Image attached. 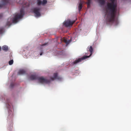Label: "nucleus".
<instances>
[{"label": "nucleus", "instance_id": "9d476101", "mask_svg": "<svg viewBox=\"0 0 131 131\" xmlns=\"http://www.w3.org/2000/svg\"><path fill=\"white\" fill-rule=\"evenodd\" d=\"M11 18H9L8 19V21L6 24V26H9L11 25L12 24L11 22Z\"/></svg>", "mask_w": 131, "mask_h": 131}, {"label": "nucleus", "instance_id": "39448f33", "mask_svg": "<svg viewBox=\"0 0 131 131\" xmlns=\"http://www.w3.org/2000/svg\"><path fill=\"white\" fill-rule=\"evenodd\" d=\"M90 56H84L80 58H78V59L75 60L73 62V64H77L78 63L81 62L82 60L85 59L89 57Z\"/></svg>", "mask_w": 131, "mask_h": 131}, {"label": "nucleus", "instance_id": "b1692460", "mask_svg": "<svg viewBox=\"0 0 131 131\" xmlns=\"http://www.w3.org/2000/svg\"><path fill=\"white\" fill-rule=\"evenodd\" d=\"M42 54V52H41L40 53V56Z\"/></svg>", "mask_w": 131, "mask_h": 131}, {"label": "nucleus", "instance_id": "f8f14e48", "mask_svg": "<svg viewBox=\"0 0 131 131\" xmlns=\"http://www.w3.org/2000/svg\"><path fill=\"white\" fill-rule=\"evenodd\" d=\"M63 41L65 43H66L67 44H69L70 42H71V41L70 40H67L66 39L64 38L63 39Z\"/></svg>", "mask_w": 131, "mask_h": 131}, {"label": "nucleus", "instance_id": "f3484780", "mask_svg": "<svg viewBox=\"0 0 131 131\" xmlns=\"http://www.w3.org/2000/svg\"><path fill=\"white\" fill-rule=\"evenodd\" d=\"M47 0H43L42 1V5H44L47 3Z\"/></svg>", "mask_w": 131, "mask_h": 131}, {"label": "nucleus", "instance_id": "f257e3e1", "mask_svg": "<svg viewBox=\"0 0 131 131\" xmlns=\"http://www.w3.org/2000/svg\"><path fill=\"white\" fill-rule=\"evenodd\" d=\"M111 2L107 4L106 8V12L107 13L108 10L110 12L107 14L106 18L107 23L109 24H114L115 25L118 23L117 18H115L117 11V5L114 3L115 0H110Z\"/></svg>", "mask_w": 131, "mask_h": 131}, {"label": "nucleus", "instance_id": "1a4fd4ad", "mask_svg": "<svg viewBox=\"0 0 131 131\" xmlns=\"http://www.w3.org/2000/svg\"><path fill=\"white\" fill-rule=\"evenodd\" d=\"M25 71L24 70H19L18 72V75H21L25 74Z\"/></svg>", "mask_w": 131, "mask_h": 131}, {"label": "nucleus", "instance_id": "7ed1b4c3", "mask_svg": "<svg viewBox=\"0 0 131 131\" xmlns=\"http://www.w3.org/2000/svg\"><path fill=\"white\" fill-rule=\"evenodd\" d=\"M30 78L31 80H38L40 82L42 83H49L50 81V80L44 78L43 77H38L36 75H31Z\"/></svg>", "mask_w": 131, "mask_h": 131}, {"label": "nucleus", "instance_id": "ddd939ff", "mask_svg": "<svg viewBox=\"0 0 131 131\" xmlns=\"http://www.w3.org/2000/svg\"><path fill=\"white\" fill-rule=\"evenodd\" d=\"M99 2L100 3L101 5H104L105 3L104 0H99Z\"/></svg>", "mask_w": 131, "mask_h": 131}, {"label": "nucleus", "instance_id": "a211bd4d", "mask_svg": "<svg viewBox=\"0 0 131 131\" xmlns=\"http://www.w3.org/2000/svg\"><path fill=\"white\" fill-rule=\"evenodd\" d=\"M38 4L39 5H42V1L40 0H39L38 1Z\"/></svg>", "mask_w": 131, "mask_h": 131}, {"label": "nucleus", "instance_id": "20e7f679", "mask_svg": "<svg viewBox=\"0 0 131 131\" xmlns=\"http://www.w3.org/2000/svg\"><path fill=\"white\" fill-rule=\"evenodd\" d=\"M75 22V21H71L69 20H68L65 21L64 23V26L67 27H68L72 26V24Z\"/></svg>", "mask_w": 131, "mask_h": 131}, {"label": "nucleus", "instance_id": "f03ea898", "mask_svg": "<svg viewBox=\"0 0 131 131\" xmlns=\"http://www.w3.org/2000/svg\"><path fill=\"white\" fill-rule=\"evenodd\" d=\"M29 5L23 6L22 8L21 9L20 13L16 14L14 18L12 20V22L13 23H17L19 19L21 18L24 15V11L23 8H26L27 7H28Z\"/></svg>", "mask_w": 131, "mask_h": 131}, {"label": "nucleus", "instance_id": "5701e85b", "mask_svg": "<svg viewBox=\"0 0 131 131\" xmlns=\"http://www.w3.org/2000/svg\"><path fill=\"white\" fill-rule=\"evenodd\" d=\"M3 17V15L2 14H0V19L1 18Z\"/></svg>", "mask_w": 131, "mask_h": 131}, {"label": "nucleus", "instance_id": "393cba45", "mask_svg": "<svg viewBox=\"0 0 131 131\" xmlns=\"http://www.w3.org/2000/svg\"><path fill=\"white\" fill-rule=\"evenodd\" d=\"M1 47H0V50H1Z\"/></svg>", "mask_w": 131, "mask_h": 131}, {"label": "nucleus", "instance_id": "2eb2a0df", "mask_svg": "<svg viewBox=\"0 0 131 131\" xmlns=\"http://www.w3.org/2000/svg\"><path fill=\"white\" fill-rule=\"evenodd\" d=\"M89 50L90 52H91V54L90 55V56H91L92 54V52L93 50V49L92 46H90Z\"/></svg>", "mask_w": 131, "mask_h": 131}, {"label": "nucleus", "instance_id": "412c9836", "mask_svg": "<svg viewBox=\"0 0 131 131\" xmlns=\"http://www.w3.org/2000/svg\"><path fill=\"white\" fill-rule=\"evenodd\" d=\"M14 83H11L10 85V87L11 88H13L14 86Z\"/></svg>", "mask_w": 131, "mask_h": 131}, {"label": "nucleus", "instance_id": "4be33fe9", "mask_svg": "<svg viewBox=\"0 0 131 131\" xmlns=\"http://www.w3.org/2000/svg\"><path fill=\"white\" fill-rule=\"evenodd\" d=\"M48 44V43H45L42 45H41V46H45V45H47Z\"/></svg>", "mask_w": 131, "mask_h": 131}, {"label": "nucleus", "instance_id": "aec40b11", "mask_svg": "<svg viewBox=\"0 0 131 131\" xmlns=\"http://www.w3.org/2000/svg\"><path fill=\"white\" fill-rule=\"evenodd\" d=\"M91 3V0H88L87 4L88 6H90Z\"/></svg>", "mask_w": 131, "mask_h": 131}, {"label": "nucleus", "instance_id": "6ab92c4d", "mask_svg": "<svg viewBox=\"0 0 131 131\" xmlns=\"http://www.w3.org/2000/svg\"><path fill=\"white\" fill-rule=\"evenodd\" d=\"M13 62V60H10L9 62V64L10 65H12Z\"/></svg>", "mask_w": 131, "mask_h": 131}, {"label": "nucleus", "instance_id": "4468645a", "mask_svg": "<svg viewBox=\"0 0 131 131\" xmlns=\"http://www.w3.org/2000/svg\"><path fill=\"white\" fill-rule=\"evenodd\" d=\"M82 8V4L80 3H79L78 6L79 10V12H80Z\"/></svg>", "mask_w": 131, "mask_h": 131}, {"label": "nucleus", "instance_id": "dca6fc26", "mask_svg": "<svg viewBox=\"0 0 131 131\" xmlns=\"http://www.w3.org/2000/svg\"><path fill=\"white\" fill-rule=\"evenodd\" d=\"M4 30V29L3 28H0V34H2Z\"/></svg>", "mask_w": 131, "mask_h": 131}, {"label": "nucleus", "instance_id": "0eeeda50", "mask_svg": "<svg viewBox=\"0 0 131 131\" xmlns=\"http://www.w3.org/2000/svg\"><path fill=\"white\" fill-rule=\"evenodd\" d=\"M40 8H35L34 9L33 12L36 15V17H38L40 15Z\"/></svg>", "mask_w": 131, "mask_h": 131}, {"label": "nucleus", "instance_id": "6e6552de", "mask_svg": "<svg viewBox=\"0 0 131 131\" xmlns=\"http://www.w3.org/2000/svg\"><path fill=\"white\" fill-rule=\"evenodd\" d=\"M55 79H57L59 80H60L62 79V78L58 76V74L57 73H54L53 74V77H51L50 80H53Z\"/></svg>", "mask_w": 131, "mask_h": 131}, {"label": "nucleus", "instance_id": "9b49d317", "mask_svg": "<svg viewBox=\"0 0 131 131\" xmlns=\"http://www.w3.org/2000/svg\"><path fill=\"white\" fill-rule=\"evenodd\" d=\"M2 49L5 51H7L8 50V47L4 45L3 46Z\"/></svg>", "mask_w": 131, "mask_h": 131}, {"label": "nucleus", "instance_id": "423d86ee", "mask_svg": "<svg viewBox=\"0 0 131 131\" xmlns=\"http://www.w3.org/2000/svg\"><path fill=\"white\" fill-rule=\"evenodd\" d=\"M10 0H2L1 3L0 4V8L5 7V5L9 4Z\"/></svg>", "mask_w": 131, "mask_h": 131}]
</instances>
